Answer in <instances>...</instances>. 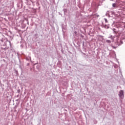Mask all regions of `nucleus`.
<instances>
[{
	"label": "nucleus",
	"mask_w": 125,
	"mask_h": 125,
	"mask_svg": "<svg viewBox=\"0 0 125 125\" xmlns=\"http://www.w3.org/2000/svg\"><path fill=\"white\" fill-rule=\"evenodd\" d=\"M113 7H117V4L116 3H113L112 4Z\"/></svg>",
	"instance_id": "nucleus-2"
},
{
	"label": "nucleus",
	"mask_w": 125,
	"mask_h": 125,
	"mask_svg": "<svg viewBox=\"0 0 125 125\" xmlns=\"http://www.w3.org/2000/svg\"><path fill=\"white\" fill-rule=\"evenodd\" d=\"M106 42H111V41L110 40H107Z\"/></svg>",
	"instance_id": "nucleus-3"
},
{
	"label": "nucleus",
	"mask_w": 125,
	"mask_h": 125,
	"mask_svg": "<svg viewBox=\"0 0 125 125\" xmlns=\"http://www.w3.org/2000/svg\"><path fill=\"white\" fill-rule=\"evenodd\" d=\"M119 97H120V98H121V99H123L124 97H125V95L124 94L123 90H121L119 92Z\"/></svg>",
	"instance_id": "nucleus-1"
}]
</instances>
